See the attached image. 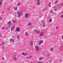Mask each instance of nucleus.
<instances>
[{"mask_svg": "<svg viewBox=\"0 0 63 63\" xmlns=\"http://www.w3.org/2000/svg\"><path fill=\"white\" fill-rule=\"evenodd\" d=\"M21 12H18V17H19L21 16Z\"/></svg>", "mask_w": 63, "mask_h": 63, "instance_id": "nucleus-1", "label": "nucleus"}, {"mask_svg": "<svg viewBox=\"0 0 63 63\" xmlns=\"http://www.w3.org/2000/svg\"><path fill=\"white\" fill-rule=\"evenodd\" d=\"M43 41H41V40L38 43V45L39 46V45H41L43 43Z\"/></svg>", "mask_w": 63, "mask_h": 63, "instance_id": "nucleus-2", "label": "nucleus"}, {"mask_svg": "<svg viewBox=\"0 0 63 63\" xmlns=\"http://www.w3.org/2000/svg\"><path fill=\"white\" fill-rule=\"evenodd\" d=\"M37 5H40V0H37Z\"/></svg>", "mask_w": 63, "mask_h": 63, "instance_id": "nucleus-3", "label": "nucleus"}, {"mask_svg": "<svg viewBox=\"0 0 63 63\" xmlns=\"http://www.w3.org/2000/svg\"><path fill=\"white\" fill-rule=\"evenodd\" d=\"M13 58L14 60L15 61H17L16 58V56L15 55L13 56Z\"/></svg>", "mask_w": 63, "mask_h": 63, "instance_id": "nucleus-4", "label": "nucleus"}, {"mask_svg": "<svg viewBox=\"0 0 63 63\" xmlns=\"http://www.w3.org/2000/svg\"><path fill=\"white\" fill-rule=\"evenodd\" d=\"M35 32H36L37 34H39V33H40V31H38L36 30H35Z\"/></svg>", "mask_w": 63, "mask_h": 63, "instance_id": "nucleus-5", "label": "nucleus"}, {"mask_svg": "<svg viewBox=\"0 0 63 63\" xmlns=\"http://www.w3.org/2000/svg\"><path fill=\"white\" fill-rule=\"evenodd\" d=\"M35 49L36 51H38L39 49V47L38 46H37L35 47Z\"/></svg>", "mask_w": 63, "mask_h": 63, "instance_id": "nucleus-6", "label": "nucleus"}, {"mask_svg": "<svg viewBox=\"0 0 63 63\" xmlns=\"http://www.w3.org/2000/svg\"><path fill=\"white\" fill-rule=\"evenodd\" d=\"M16 31L17 32H19V31H20V29L19 28H17L16 29Z\"/></svg>", "mask_w": 63, "mask_h": 63, "instance_id": "nucleus-7", "label": "nucleus"}, {"mask_svg": "<svg viewBox=\"0 0 63 63\" xmlns=\"http://www.w3.org/2000/svg\"><path fill=\"white\" fill-rule=\"evenodd\" d=\"M43 35H44V33L42 32H41L40 34V36L41 37H42L43 36Z\"/></svg>", "mask_w": 63, "mask_h": 63, "instance_id": "nucleus-8", "label": "nucleus"}, {"mask_svg": "<svg viewBox=\"0 0 63 63\" xmlns=\"http://www.w3.org/2000/svg\"><path fill=\"white\" fill-rule=\"evenodd\" d=\"M15 29V27L14 26L12 27L11 28V30L12 31H13Z\"/></svg>", "mask_w": 63, "mask_h": 63, "instance_id": "nucleus-9", "label": "nucleus"}, {"mask_svg": "<svg viewBox=\"0 0 63 63\" xmlns=\"http://www.w3.org/2000/svg\"><path fill=\"white\" fill-rule=\"evenodd\" d=\"M41 22H42V23L43 24V25L44 26V27H45L46 26V25H45V23L44 22V20H43L41 21Z\"/></svg>", "mask_w": 63, "mask_h": 63, "instance_id": "nucleus-10", "label": "nucleus"}, {"mask_svg": "<svg viewBox=\"0 0 63 63\" xmlns=\"http://www.w3.org/2000/svg\"><path fill=\"white\" fill-rule=\"evenodd\" d=\"M10 41V42H14V39H11Z\"/></svg>", "mask_w": 63, "mask_h": 63, "instance_id": "nucleus-11", "label": "nucleus"}, {"mask_svg": "<svg viewBox=\"0 0 63 63\" xmlns=\"http://www.w3.org/2000/svg\"><path fill=\"white\" fill-rule=\"evenodd\" d=\"M11 24H12V22L11 21H10L8 22L7 24L8 25H9V24H10V25H11Z\"/></svg>", "mask_w": 63, "mask_h": 63, "instance_id": "nucleus-12", "label": "nucleus"}, {"mask_svg": "<svg viewBox=\"0 0 63 63\" xmlns=\"http://www.w3.org/2000/svg\"><path fill=\"white\" fill-rule=\"evenodd\" d=\"M22 55H24V56H25L26 55H27V53H22Z\"/></svg>", "mask_w": 63, "mask_h": 63, "instance_id": "nucleus-13", "label": "nucleus"}, {"mask_svg": "<svg viewBox=\"0 0 63 63\" xmlns=\"http://www.w3.org/2000/svg\"><path fill=\"white\" fill-rule=\"evenodd\" d=\"M29 16V15L28 14H26L25 15V16L26 17H28V16Z\"/></svg>", "mask_w": 63, "mask_h": 63, "instance_id": "nucleus-14", "label": "nucleus"}, {"mask_svg": "<svg viewBox=\"0 0 63 63\" xmlns=\"http://www.w3.org/2000/svg\"><path fill=\"white\" fill-rule=\"evenodd\" d=\"M30 44L31 46H33V42L31 41L30 43Z\"/></svg>", "mask_w": 63, "mask_h": 63, "instance_id": "nucleus-15", "label": "nucleus"}, {"mask_svg": "<svg viewBox=\"0 0 63 63\" xmlns=\"http://www.w3.org/2000/svg\"><path fill=\"white\" fill-rule=\"evenodd\" d=\"M49 21V22H52V19L50 18Z\"/></svg>", "mask_w": 63, "mask_h": 63, "instance_id": "nucleus-16", "label": "nucleus"}, {"mask_svg": "<svg viewBox=\"0 0 63 63\" xmlns=\"http://www.w3.org/2000/svg\"><path fill=\"white\" fill-rule=\"evenodd\" d=\"M31 57H32V56H30L29 57H28L27 58V59H29V58H31Z\"/></svg>", "mask_w": 63, "mask_h": 63, "instance_id": "nucleus-17", "label": "nucleus"}, {"mask_svg": "<svg viewBox=\"0 0 63 63\" xmlns=\"http://www.w3.org/2000/svg\"><path fill=\"white\" fill-rule=\"evenodd\" d=\"M32 25V24L31 23H29L28 24V26H29V25Z\"/></svg>", "mask_w": 63, "mask_h": 63, "instance_id": "nucleus-18", "label": "nucleus"}, {"mask_svg": "<svg viewBox=\"0 0 63 63\" xmlns=\"http://www.w3.org/2000/svg\"><path fill=\"white\" fill-rule=\"evenodd\" d=\"M12 22L13 23H16V20H14L12 21Z\"/></svg>", "mask_w": 63, "mask_h": 63, "instance_id": "nucleus-19", "label": "nucleus"}, {"mask_svg": "<svg viewBox=\"0 0 63 63\" xmlns=\"http://www.w3.org/2000/svg\"><path fill=\"white\" fill-rule=\"evenodd\" d=\"M56 8L55 7L54 8V11H57V9H56Z\"/></svg>", "mask_w": 63, "mask_h": 63, "instance_id": "nucleus-20", "label": "nucleus"}, {"mask_svg": "<svg viewBox=\"0 0 63 63\" xmlns=\"http://www.w3.org/2000/svg\"><path fill=\"white\" fill-rule=\"evenodd\" d=\"M25 34L26 36H27L28 35V33H27V32H26Z\"/></svg>", "mask_w": 63, "mask_h": 63, "instance_id": "nucleus-21", "label": "nucleus"}, {"mask_svg": "<svg viewBox=\"0 0 63 63\" xmlns=\"http://www.w3.org/2000/svg\"><path fill=\"white\" fill-rule=\"evenodd\" d=\"M48 5L49 6V7H51V5H50V3H49L48 4Z\"/></svg>", "mask_w": 63, "mask_h": 63, "instance_id": "nucleus-22", "label": "nucleus"}, {"mask_svg": "<svg viewBox=\"0 0 63 63\" xmlns=\"http://www.w3.org/2000/svg\"><path fill=\"white\" fill-rule=\"evenodd\" d=\"M19 36H20L19 35H18L17 36V38L18 39H19Z\"/></svg>", "mask_w": 63, "mask_h": 63, "instance_id": "nucleus-23", "label": "nucleus"}, {"mask_svg": "<svg viewBox=\"0 0 63 63\" xmlns=\"http://www.w3.org/2000/svg\"><path fill=\"white\" fill-rule=\"evenodd\" d=\"M17 5L18 6H20V3H18L17 4Z\"/></svg>", "mask_w": 63, "mask_h": 63, "instance_id": "nucleus-24", "label": "nucleus"}, {"mask_svg": "<svg viewBox=\"0 0 63 63\" xmlns=\"http://www.w3.org/2000/svg\"><path fill=\"white\" fill-rule=\"evenodd\" d=\"M47 10V9L46 8H45L43 10V11H44V12H45V11H46V10Z\"/></svg>", "mask_w": 63, "mask_h": 63, "instance_id": "nucleus-25", "label": "nucleus"}, {"mask_svg": "<svg viewBox=\"0 0 63 63\" xmlns=\"http://www.w3.org/2000/svg\"><path fill=\"white\" fill-rule=\"evenodd\" d=\"M10 10V8L9 7L8 8V9H7V11H9Z\"/></svg>", "mask_w": 63, "mask_h": 63, "instance_id": "nucleus-26", "label": "nucleus"}, {"mask_svg": "<svg viewBox=\"0 0 63 63\" xmlns=\"http://www.w3.org/2000/svg\"><path fill=\"white\" fill-rule=\"evenodd\" d=\"M5 29V27H3L1 28L2 30H3V29Z\"/></svg>", "mask_w": 63, "mask_h": 63, "instance_id": "nucleus-27", "label": "nucleus"}, {"mask_svg": "<svg viewBox=\"0 0 63 63\" xmlns=\"http://www.w3.org/2000/svg\"><path fill=\"white\" fill-rule=\"evenodd\" d=\"M2 1H0V6H1V4H2Z\"/></svg>", "mask_w": 63, "mask_h": 63, "instance_id": "nucleus-28", "label": "nucleus"}, {"mask_svg": "<svg viewBox=\"0 0 63 63\" xmlns=\"http://www.w3.org/2000/svg\"><path fill=\"white\" fill-rule=\"evenodd\" d=\"M58 1H56L55 2H54L55 4V3H58Z\"/></svg>", "mask_w": 63, "mask_h": 63, "instance_id": "nucleus-29", "label": "nucleus"}, {"mask_svg": "<svg viewBox=\"0 0 63 63\" xmlns=\"http://www.w3.org/2000/svg\"><path fill=\"white\" fill-rule=\"evenodd\" d=\"M17 9V7H16L15 8V10H16Z\"/></svg>", "mask_w": 63, "mask_h": 63, "instance_id": "nucleus-30", "label": "nucleus"}, {"mask_svg": "<svg viewBox=\"0 0 63 63\" xmlns=\"http://www.w3.org/2000/svg\"><path fill=\"white\" fill-rule=\"evenodd\" d=\"M39 59L40 60H42V59L41 58H39Z\"/></svg>", "mask_w": 63, "mask_h": 63, "instance_id": "nucleus-31", "label": "nucleus"}, {"mask_svg": "<svg viewBox=\"0 0 63 63\" xmlns=\"http://www.w3.org/2000/svg\"><path fill=\"white\" fill-rule=\"evenodd\" d=\"M2 18L0 17V20H2Z\"/></svg>", "mask_w": 63, "mask_h": 63, "instance_id": "nucleus-32", "label": "nucleus"}, {"mask_svg": "<svg viewBox=\"0 0 63 63\" xmlns=\"http://www.w3.org/2000/svg\"><path fill=\"white\" fill-rule=\"evenodd\" d=\"M61 18H63V15H61Z\"/></svg>", "mask_w": 63, "mask_h": 63, "instance_id": "nucleus-33", "label": "nucleus"}, {"mask_svg": "<svg viewBox=\"0 0 63 63\" xmlns=\"http://www.w3.org/2000/svg\"><path fill=\"white\" fill-rule=\"evenodd\" d=\"M51 51H52L53 49H52V48H51L50 49Z\"/></svg>", "mask_w": 63, "mask_h": 63, "instance_id": "nucleus-34", "label": "nucleus"}, {"mask_svg": "<svg viewBox=\"0 0 63 63\" xmlns=\"http://www.w3.org/2000/svg\"><path fill=\"white\" fill-rule=\"evenodd\" d=\"M4 47H5L4 46H3L2 47V48L3 49H4Z\"/></svg>", "mask_w": 63, "mask_h": 63, "instance_id": "nucleus-35", "label": "nucleus"}, {"mask_svg": "<svg viewBox=\"0 0 63 63\" xmlns=\"http://www.w3.org/2000/svg\"><path fill=\"white\" fill-rule=\"evenodd\" d=\"M53 12V11H52V10H51L50 11V13H52V12Z\"/></svg>", "mask_w": 63, "mask_h": 63, "instance_id": "nucleus-36", "label": "nucleus"}, {"mask_svg": "<svg viewBox=\"0 0 63 63\" xmlns=\"http://www.w3.org/2000/svg\"><path fill=\"white\" fill-rule=\"evenodd\" d=\"M2 45H4V42H3L2 43Z\"/></svg>", "mask_w": 63, "mask_h": 63, "instance_id": "nucleus-37", "label": "nucleus"}, {"mask_svg": "<svg viewBox=\"0 0 63 63\" xmlns=\"http://www.w3.org/2000/svg\"><path fill=\"white\" fill-rule=\"evenodd\" d=\"M56 28L57 29H58V27H57Z\"/></svg>", "mask_w": 63, "mask_h": 63, "instance_id": "nucleus-38", "label": "nucleus"}, {"mask_svg": "<svg viewBox=\"0 0 63 63\" xmlns=\"http://www.w3.org/2000/svg\"><path fill=\"white\" fill-rule=\"evenodd\" d=\"M2 60H4V58H2Z\"/></svg>", "mask_w": 63, "mask_h": 63, "instance_id": "nucleus-39", "label": "nucleus"}, {"mask_svg": "<svg viewBox=\"0 0 63 63\" xmlns=\"http://www.w3.org/2000/svg\"><path fill=\"white\" fill-rule=\"evenodd\" d=\"M1 34H0V38L1 37Z\"/></svg>", "mask_w": 63, "mask_h": 63, "instance_id": "nucleus-40", "label": "nucleus"}, {"mask_svg": "<svg viewBox=\"0 0 63 63\" xmlns=\"http://www.w3.org/2000/svg\"><path fill=\"white\" fill-rule=\"evenodd\" d=\"M7 56H9V55H8V54H7Z\"/></svg>", "mask_w": 63, "mask_h": 63, "instance_id": "nucleus-41", "label": "nucleus"}, {"mask_svg": "<svg viewBox=\"0 0 63 63\" xmlns=\"http://www.w3.org/2000/svg\"><path fill=\"white\" fill-rule=\"evenodd\" d=\"M63 6V3H62V6Z\"/></svg>", "mask_w": 63, "mask_h": 63, "instance_id": "nucleus-42", "label": "nucleus"}, {"mask_svg": "<svg viewBox=\"0 0 63 63\" xmlns=\"http://www.w3.org/2000/svg\"><path fill=\"white\" fill-rule=\"evenodd\" d=\"M62 39H63V35L62 36Z\"/></svg>", "mask_w": 63, "mask_h": 63, "instance_id": "nucleus-43", "label": "nucleus"}, {"mask_svg": "<svg viewBox=\"0 0 63 63\" xmlns=\"http://www.w3.org/2000/svg\"><path fill=\"white\" fill-rule=\"evenodd\" d=\"M48 62H51V61H48Z\"/></svg>", "mask_w": 63, "mask_h": 63, "instance_id": "nucleus-44", "label": "nucleus"}, {"mask_svg": "<svg viewBox=\"0 0 63 63\" xmlns=\"http://www.w3.org/2000/svg\"><path fill=\"white\" fill-rule=\"evenodd\" d=\"M62 60H60V62H62Z\"/></svg>", "mask_w": 63, "mask_h": 63, "instance_id": "nucleus-45", "label": "nucleus"}, {"mask_svg": "<svg viewBox=\"0 0 63 63\" xmlns=\"http://www.w3.org/2000/svg\"><path fill=\"white\" fill-rule=\"evenodd\" d=\"M1 1H3V0H1Z\"/></svg>", "mask_w": 63, "mask_h": 63, "instance_id": "nucleus-46", "label": "nucleus"}, {"mask_svg": "<svg viewBox=\"0 0 63 63\" xmlns=\"http://www.w3.org/2000/svg\"><path fill=\"white\" fill-rule=\"evenodd\" d=\"M62 14H63V12H62Z\"/></svg>", "mask_w": 63, "mask_h": 63, "instance_id": "nucleus-47", "label": "nucleus"}, {"mask_svg": "<svg viewBox=\"0 0 63 63\" xmlns=\"http://www.w3.org/2000/svg\"><path fill=\"white\" fill-rule=\"evenodd\" d=\"M39 63H41V62H39Z\"/></svg>", "mask_w": 63, "mask_h": 63, "instance_id": "nucleus-48", "label": "nucleus"}, {"mask_svg": "<svg viewBox=\"0 0 63 63\" xmlns=\"http://www.w3.org/2000/svg\"><path fill=\"white\" fill-rule=\"evenodd\" d=\"M46 63H47V62H46Z\"/></svg>", "mask_w": 63, "mask_h": 63, "instance_id": "nucleus-49", "label": "nucleus"}]
</instances>
